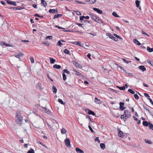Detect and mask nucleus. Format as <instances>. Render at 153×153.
Here are the masks:
<instances>
[{"mask_svg":"<svg viewBox=\"0 0 153 153\" xmlns=\"http://www.w3.org/2000/svg\"><path fill=\"white\" fill-rule=\"evenodd\" d=\"M131 116V112L129 110H125L123 114L121 115L120 118L123 119L124 121H126L127 119L129 118Z\"/></svg>","mask_w":153,"mask_h":153,"instance_id":"f257e3e1","label":"nucleus"},{"mask_svg":"<svg viewBox=\"0 0 153 153\" xmlns=\"http://www.w3.org/2000/svg\"><path fill=\"white\" fill-rule=\"evenodd\" d=\"M16 117H17L16 122L19 125L22 124V122L23 120V117L20 114H17Z\"/></svg>","mask_w":153,"mask_h":153,"instance_id":"f03ea898","label":"nucleus"},{"mask_svg":"<svg viewBox=\"0 0 153 153\" xmlns=\"http://www.w3.org/2000/svg\"><path fill=\"white\" fill-rule=\"evenodd\" d=\"M88 15L94 21L96 22H98L97 19H99L98 16L92 13H89Z\"/></svg>","mask_w":153,"mask_h":153,"instance_id":"7ed1b4c3","label":"nucleus"},{"mask_svg":"<svg viewBox=\"0 0 153 153\" xmlns=\"http://www.w3.org/2000/svg\"><path fill=\"white\" fill-rule=\"evenodd\" d=\"M1 45L2 46L5 45V46H7L11 47H13V48L14 47V45H13V44H7V43H6L4 42H1Z\"/></svg>","mask_w":153,"mask_h":153,"instance_id":"20e7f679","label":"nucleus"},{"mask_svg":"<svg viewBox=\"0 0 153 153\" xmlns=\"http://www.w3.org/2000/svg\"><path fill=\"white\" fill-rule=\"evenodd\" d=\"M65 142L66 146L67 147H70V140L68 138H67L65 140Z\"/></svg>","mask_w":153,"mask_h":153,"instance_id":"39448f33","label":"nucleus"},{"mask_svg":"<svg viewBox=\"0 0 153 153\" xmlns=\"http://www.w3.org/2000/svg\"><path fill=\"white\" fill-rule=\"evenodd\" d=\"M24 55V54L23 53L20 52L18 54H15L14 56L18 59H20L21 57H22Z\"/></svg>","mask_w":153,"mask_h":153,"instance_id":"423d86ee","label":"nucleus"},{"mask_svg":"<svg viewBox=\"0 0 153 153\" xmlns=\"http://www.w3.org/2000/svg\"><path fill=\"white\" fill-rule=\"evenodd\" d=\"M124 104V103L123 102H120L119 109L120 110L123 111L126 108V107H123Z\"/></svg>","mask_w":153,"mask_h":153,"instance_id":"0eeeda50","label":"nucleus"},{"mask_svg":"<svg viewBox=\"0 0 153 153\" xmlns=\"http://www.w3.org/2000/svg\"><path fill=\"white\" fill-rule=\"evenodd\" d=\"M9 9H13L14 10H22L23 9L22 7H7Z\"/></svg>","mask_w":153,"mask_h":153,"instance_id":"6e6552de","label":"nucleus"},{"mask_svg":"<svg viewBox=\"0 0 153 153\" xmlns=\"http://www.w3.org/2000/svg\"><path fill=\"white\" fill-rule=\"evenodd\" d=\"M93 9L100 14H102V11L98 8L94 7Z\"/></svg>","mask_w":153,"mask_h":153,"instance_id":"1a4fd4ad","label":"nucleus"},{"mask_svg":"<svg viewBox=\"0 0 153 153\" xmlns=\"http://www.w3.org/2000/svg\"><path fill=\"white\" fill-rule=\"evenodd\" d=\"M87 111H88V114H89L92 115L93 116H95V117H96V115L94 113V112L92 111H91L89 110V109H87L86 110Z\"/></svg>","mask_w":153,"mask_h":153,"instance_id":"9d476101","label":"nucleus"},{"mask_svg":"<svg viewBox=\"0 0 153 153\" xmlns=\"http://www.w3.org/2000/svg\"><path fill=\"white\" fill-rule=\"evenodd\" d=\"M49 12L50 13H58V11L57 10L55 9H50Z\"/></svg>","mask_w":153,"mask_h":153,"instance_id":"9b49d317","label":"nucleus"},{"mask_svg":"<svg viewBox=\"0 0 153 153\" xmlns=\"http://www.w3.org/2000/svg\"><path fill=\"white\" fill-rule=\"evenodd\" d=\"M73 64L77 68H80L82 67V66L76 61L73 62Z\"/></svg>","mask_w":153,"mask_h":153,"instance_id":"f8f14e48","label":"nucleus"},{"mask_svg":"<svg viewBox=\"0 0 153 153\" xmlns=\"http://www.w3.org/2000/svg\"><path fill=\"white\" fill-rule=\"evenodd\" d=\"M143 106L144 108V109H146V111H147L150 114V115H152V116L153 115L152 114V113L150 111L148 107H147V106L146 105H143Z\"/></svg>","mask_w":153,"mask_h":153,"instance_id":"ddd939ff","label":"nucleus"},{"mask_svg":"<svg viewBox=\"0 0 153 153\" xmlns=\"http://www.w3.org/2000/svg\"><path fill=\"white\" fill-rule=\"evenodd\" d=\"M139 69L142 71L143 72L145 71L146 70V68L143 65H140L139 67Z\"/></svg>","mask_w":153,"mask_h":153,"instance_id":"4468645a","label":"nucleus"},{"mask_svg":"<svg viewBox=\"0 0 153 153\" xmlns=\"http://www.w3.org/2000/svg\"><path fill=\"white\" fill-rule=\"evenodd\" d=\"M76 150L77 153H84V152L83 150H81L78 148H76Z\"/></svg>","mask_w":153,"mask_h":153,"instance_id":"2eb2a0df","label":"nucleus"},{"mask_svg":"<svg viewBox=\"0 0 153 153\" xmlns=\"http://www.w3.org/2000/svg\"><path fill=\"white\" fill-rule=\"evenodd\" d=\"M43 108V110L44 111L46 112L47 113L49 114L50 113V111L49 110L47 109L46 107H42Z\"/></svg>","mask_w":153,"mask_h":153,"instance_id":"dca6fc26","label":"nucleus"},{"mask_svg":"<svg viewBox=\"0 0 153 153\" xmlns=\"http://www.w3.org/2000/svg\"><path fill=\"white\" fill-rule=\"evenodd\" d=\"M62 14H56L54 16L53 19H55L56 18H59L61 17V16H62Z\"/></svg>","mask_w":153,"mask_h":153,"instance_id":"f3484780","label":"nucleus"},{"mask_svg":"<svg viewBox=\"0 0 153 153\" xmlns=\"http://www.w3.org/2000/svg\"><path fill=\"white\" fill-rule=\"evenodd\" d=\"M109 38L111 39H113L114 41L115 42H117L118 41V39L117 38L114 37L112 35H110V37H109Z\"/></svg>","mask_w":153,"mask_h":153,"instance_id":"a211bd4d","label":"nucleus"},{"mask_svg":"<svg viewBox=\"0 0 153 153\" xmlns=\"http://www.w3.org/2000/svg\"><path fill=\"white\" fill-rule=\"evenodd\" d=\"M118 135L120 137H123L124 136L123 134V132L120 130H119V131L118 132Z\"/></svg>","mask_w":153,"mask_h":153,"instance_id":"6ab92c4d","label":"nucleus"},{"mask_svg":"<svg viewBox=\"0 0 153 153\" xmlns=\"http://www.w3.org/2000/svg\"><path fill=\"white\" fill-rule=\"evenodd\" d=\"M41 4H42L44 7H45L47 6V3L44 0H41Z\"/></svg>","mask_w":153,"mask_h":153,"instance_id":"aec40b11","label":"nucleus"},{"mask_svg":"<svg viewBox=\"0 0 153 153\" xmlns=\"http://www.w3.org/2000/svg\"><path fill=\"white\" fill-rule=\"evenodd\" d=\"M133 42L137 45H140L141 44V43L136 39H134Z\"/></svg>","mask_w":153,"mask_h":153,"instance_id":"412c9836","label":"nucleus"},{"mask_svg":"<svg viewBox=\"0 0 153 153\" xmlns=\"http://www.w3.org/2000/svg\"><path fill=\"white\" fill-rule=\"evenodd\" d=\"M52 90L53 93L54 94H56V93L57 89L55 86L53 85L52 87Z\"/></svg>","mask_w":153,"mask_h":153,"instance_id":"4be33fe9","label":"nucleus"},{"mask_svg":"<svg viewBox=\"0 0 153 153\" xmlns=\"http://www.w3.org/2000/svg\"><path fill=\"white\" fill-rule=\"evenodd\" d=\"M143 125L145 126H147L149 125V122L146 121H143Z\"/></svg>","mask_w":153,"mask_h":153,"instance_id":"5701e85b","label":"nucleus"},{"mask_svg":"<svg viewBox=\"0 0 153 153\" xmlns=\"http://www.w3.org/2000/svg\"><path fill=\"white\" fill-rule=\"evenodd\" d=\"M53 67L57 69H59L61 68V66L59 65L55 64L53 65Z\"/></svg>","mask_w":153,"mask_h":153,"instance_id":"b1692460","label":"nucleus"},{"mask_svg":"<svg viewBox=\"0 0 153 153\" xmlns=\"http://www.w3.org/2000/svg\"><path fill=\"white\" fill-rule=\"evenodd\" d=\"M74 44L76 45H79L81 47H83V44L82 43H79V42H74Z\"/></svg>","mask_w":153,"mask_h":153,"instance_id":"393cba45","label":"nucleus"},{"mask_svg":"<svg viewBox=\"0 0 153 153\" xmlns=\"http://www.w3.org/2000/svg\"><path fill=\"white\" fill-rule=\"evenodd\" d=\"M64 53H65L68 54L69 55H71V52H69V51H68V50L67 49H65L64 50Z\"/></svg>","mask_w":153,"mask_h":153,"instance_id":"a878e982","label":"nucleus"},{"mask_svg":"<svg viewBox=\"0 0 153 153\" xmlns=\"http://www.w3.org/2000/svg\"><path fill=\"white\" fill-rule=\"evenodd\" d=\"M49 59L50 60V63L51 64L54 63L56 61V60L55 59H54L50 57L49 58Z\"/></svg>","mask_w":153,"mask_h":153,"instance_id":"bb28decb","label":"nucleus"},{"mask_svg":"<svg viewBox=\"0 0 153 153\" xmlns=\"http://www.w3.org/2000/svg\"><path fill=\"white\" fill-rule=\"evenodd\" d=\"M36 86L40 89H42V85L40 83H38L36 84Z\"/></svg>","mask_w":153,"mask_h":153,"instance_id":"cd10ccee","label":"nucleus"},{"mask_svg":"<svg viewBox=\"0 0 153 153\" xmlns=\"http://www.w3.org/2000/svg\"><path fill=\"white\" fill-rule=\"evenodd\" d=\"M95 102L97 104H100V100L98 99L97 98L95 97Z\"/></svg>","mask_w":153,"mask_h":153,"instance_id":"c85d7f7f","label":"nucleus"},{"mask_svg":"<svg viewBox=\"0 0 153 153\" xmlns=\"http://www.w3.org/2000/svg\"><path fill=\"white\" fill-rule=\"evenodd\" d=\"M100 148L103 149H104L105 147V145L103 143H100Z\"/></svg>","mask_w":153,"mask_h":153,"instance_id":"c756f323","label":"nucleus"},{"mask_svg":"<svg viewBox=\"0 0 153 153\" xmlns=\"http://www.w3.org/2000/svg\"><path fill=\"white\" fill-rule=\"evenodd\" d=\"M149 126L150 129L153 130V125L150 122H149Z\"/></svg>","mask_w":153,"mask_h":153,"instance_id":"7c9ffc66","label":"nucleus"},{"mask_svg":"<svg viewBox=\"0 0 153 153\" xmlns=\"http://www.w3.org/2000/svg\"><path fill=\"white\" fill-rule=\"evenodd\" d=\"M140 3V1L138 0H136L135 1L136 6L137 7H139Z\"/></svg>","mask_w":153,"mask_h":153,"instance_id":"2f4dec72","label":"nucleus"},{"mask_svg":"<svg viewBox=\"0 0 153 153\" xmlns=\"http://www.w3.org/2000/svg\"><path fill=\"white\" fill-rule=\"evenodd\" d=\"M147 50L149 52H151L153 51V48H150L148 47L147 48Z\"/></svg>","mask_w":153,"mask_h":153,"instance_id":"473e14b6","label":"nucleus"},{"mask_svg":"<svg viewBox=\"0 0 153 153\" xmlns=\"http://www.w3.org/2000/svg\"><path fill=\"white\" fill-rule=\"evenodd\" d=\"M66 131H67L64 128H62L61 130V133L62 134H65Z\"/></svg>","mask_w":153,"mask_h":153,"instance_id":"72a5a7b5","label":"nucleus"},{"mask_svg":"<svg viewBox=\"0 0 153 153\" xmlns=\"http://www.w3.org/2000/svg\"><path fill=\"white\" fill-rule=\"evenodd\" d=\"M117 87L120 90L124 91L125 89V86H123L122 87H119V86H117Z\"/></svg>","mask_w":153,"mask_h":153,"instance_id":"f704fd0d","label":"nucleus"},{"mask_svg":"<svg viewBox=\"0 0 153 153\" xmlns=\"http://www.w3.org/2000/svg\"><path fill=\"white\" fill-rule=\"evenodd\" d=\"M62 78L64 81H65L66 79L67 78L65 74L64 73H63L62 74Z\"/></svg>","mask_w":153,"mask_h":153,"instance_id":"c9c22d12","label":"nucleus"},{"mask_svg":"<svg viewBox=\"0 0 153 153\" xmlns=\"http://www.w3.org/2000/svg\"><path fill=\"white\" fill-rule=\"evenodd\" d=\"M58 101L61 104H62L64 105L65 104V102H64L62 100L59 99H58Z\"/></svg>","mask_w":153,"mask_h":153,"instance_id":"e433bc0d","label":"nucleus"},{"mask_svg":"<svg viewBox=\"0 0 153 153\" xmlns=\"http://www.w3.org/2000/svg\"><path fill=\"white\" fill-rule=\"evenodd\" d=\"M97 0H89V4H93L95 3Z\"/></svg>","mask_w":153,"mask_h":153,"instance_id":"4c0bfd02","label":"nucleus"},{"mask_svg":"<svg viewBox=\"0 0 153 153\" xmlns=\"http://www.w3.org/2000/svg\"><path fill=\"white\" fill-rule=\"evenodd\" d=\"M147 62L148 63L150 64L152 66H153V62L151 61L149 59L147 60Z\"/></svg>","mask_w":153,"mask_h":153,"instance_id":"58836bf2","label":"nucleus"},{"mask_svg":"<svg viewBox=\"0 0 153 153\" xmlns=\"http://www.w3.org/2000/svg\"><path fill=\"white\" fill-rule=\"evenodd\" d=\"M145 142L146 143H149V144H151L152 143V141L149 140H147V139H145Z\"/></svg>","mask_w":153,"mask_h":153,"instance_id":"ea45409f","label":"nucleus"},{"mask_svg":"<svg viewBox=\"0 0 153 153\" xmlns=\"http://www.w3.org/2000/svg\"><path fill=\"white\" fill-rule=\"evenodd\" d=\"M63 73H65L68 74H69L70 73V72L69 71H68L66 69H65L63 70Z\"/></svg>","mask_w":153,"mask_h":153,"instance_id":"a19ab883","label":"nucleus"},{"mask_svg":"<svg viewBox=\"0 0 153 153\" xmlns=\"http://www.w3.org/2000/svg\"><path fill=\"white\" fill-rule=\"evenodd\" d=\"M75 2L76 3L79 4H85V2L79 1L77 0H75Z\"/></svg>","mask_w":153,"mask_h":153,"instance_id":"79ce46f5","label":"nucleus"},{"mask_svg":"<svg viewBox=\"0 0 153 153\" xmlns=\"http://www.w3.org/2000/svg\"><path fill=\"white\" fill-rule=\"evenodd\" d=\"M112 15L114 16V17H119L120 16H118L117 14V13L115 12H113L112 13Z\"/></svg>","mask_w":153,"mask_h":153,"instance_id":"37998d69","label":"nucleus"},{"mask_svg":"<svg viewBox=\"0 0 153 153\" xmlns=\"http://www.w3.org/2000/svg\"><path fill=\"white\" fill-rule=\"evenodd\" d=\"M76 74L78 76H82V74L81 73H80L79 72V71H76Z\"/></svg>","mask_w":153,"mask_h":153,"instance_id":"c03bdc74","label":"nucleus"},{"mask_svg":"<svg viewBox=\"0 0 153 153\" xmlns=\"http://www.w3.org/2000/svg\"><path fill=\"white\" fill-rule=\"evenodd\" d=\"M128 91L131 93L132 94H134L135 93L131 89H129L128 90Z\"/></svg>","mask_w":153,"mask_h":153,"instance_id":"a18cd8bd","label":"nucleus"},{"mask_svg":"<svg viewBox=\"0 0 153 153\" xmlns=\"http://www.w3.org/2000/svg\"><path fill=\"white\" fill-rule=\"evenodd\" d=\"M27 153H34V151L33 149L30 148V149L27 152Z\"/></svg>","mask_w":153,"mask_h":153,"instance_id":"49530a36","label":"nucleus"},{"mask_svg":"<svg viewBox=\"0 0 153 153\" xmlns=\"http://www.w3.org/2000/svg\"><path fill=\"white\" fill-rule=\"evenodd\" d=\"M4 1H7V3L10 5L12 4V1L10 0H4Z\"/></svg>","mask_w":153,"mask_h":153,"instance_id":"de8ad7c7","label":"nucleus"},{"mask_svg":"<svg viewBox=\"0 0 153 153\" xmlns=\"http://www.w3.org/2000/svg\"><path fill=\"white\" fill-rule=\"evenodd\" d=\"M122 60L124 62L126 63H128L129 62H131V61H128L127 60L125 59L124 58H122Z\"/></svg>","mask_w":153,"mask_h":153,"instance_id":"09e8293b","label":"nucleus"},{"mask_svg":"<svg viewBox=\"0 0 153 153\" xmlns=\"http://www.w3.org/2000/svg\"><path fill=\"white\" fill-rule=\"evenodd\" d=\"M62 45V44L61 43V41L60 40H59L57 44V46H61Z\"/></svg>","mask_w":153,"mask_h":153,"instance_id":"8fccbe9b","label":"nucleus"},{"mask_svg":"<svg viewBox=\"0 0 153 153\" xmlns=\"http://www.w3.org/2000/svg\"><path fill=\"white\" fill-rule=\"evenodd\" d=\"M97 20H98V22L97 23H103V21L99 18V19H97Z\"/></svg>","mask_w":153,"mask_h":153,"instance_id":"3c124183","label":"nucleus"},{"mask_svg":"<svg viewBox=\"0 0 153 153\" xmlns=\"http://www.w3.org/2000/svg\"><path fill=\"white\" fill-rule=\"evenodd\" d=\"M52 36H46L45 39H49L51 40L52 39Z\"/></svg>","mask_w":153,"mask_h":153,"instance_id":"603ef678","label":"nucleus"},{"mask_svg":"<svg viewBox=\"0 0 153 153\" xmlns=\"http://www.w3.org/2000/svg\"><path fill=\"white\" fill-rule=\"evenodd\" d=\"M39 143L42 145L45 148H46V149H48V148L45 145H44L42 142L40 141H39Z\"/></svg>","mask_w":153,"mask_h":153,"instance_id":"864d4df0","label":"nucleus"},{"mask_svg":"<svg viewBox=\"0 0 153 153\" xmlns=\"http://www.w3.org/2000/svg\"><path fill=\"white\" fill-rule=\"evenodd\" d=\"M134 96L136 100H138L139 99V97L137 94H134Z\"/></svg>","mask_w":153,"mask_h":153,"instance_id":"5fc2aeb1","label":"nucleus"},{"mask_svg":"<svg viewBox=\"0 0 153 153\" xmlns=\"http://www.w3.org/2000/svg\"><path fill=\"white\" fill-rule=\"evenodd\" d=\"M147 99L153 105V101H152L151 99L149 98H147Z\"/></svg>","mask_w":153,"mask_h":153,"instance_id":"6e6d98bb","label":"nucleus"},{"mask_svg":"<svg viewBox=\"0 0 153 153\" xmlns=\"http://www.w3.org/2000/svg\"><path fill=\"white\" fill-rule=\"evenodd\" d=\"M85 17V16H80L79 17V19L80 21H82V20Z\"/></svg>","mask_w":153,"mask_h":153,"instance_id":"4d7b16f0","label":"nucleus"},{"mask_svg":"<svg viewBox=\"0 0 153 153\" xmlns=\"http://www.w3.org/2000/svg\"><path fill=\"white\" fill-rule=\"evenodd\" d=\"M142 33L144 35H146L148 36H149V35L148 34L146 33H145V32H144L143 30H142Z\"/></svg>","mask_w":153,"mask_h":153,"instance_id":"13d9d810","label":"nucleus"},{"mask_svg":"<svg viewBox=\"0 0 153 153\" xmlns=\"http://www.w3.org/2000/svg\"><path fill=\"white\" fill-rule=\"evenodd\" d=\"M88 127H89V130L91 131V132H94V131L93 130L92 128L90 125H89L88 126Z\"/></svg>","mask_w":153,"mask_h":153,"instance_id":"bf43d9fd","label":"nucleus"},{"mask_svg":"<svg viewBox=\"0 0 153 153\" xmlns=\"http://www.w3.org/2000/svg\"><path fill=\"white\" fill-rule=\"evenodd\" d=\"M74 12H76V13H77V15H81V13L78 11H74Z\"/></svg>","mask_w":153,"mask_h":153,"instance_id":"052dcab7","label":"nucleus"},{"mask_svg":"<svg viewBox=\"0 0 153 153\" xmlns=\"http://www.w3.org/2000/svg\"><path fill=\"white\" fill-rule=\"evenodd\" d=\"M30 60L31 62H32V63L34 62V59L33 57H30Z\"/></svg>","mask_w":153,"mask_h":153,"instance_id":"680f3d73","label":"nucleus"},{"mask_svg":"<svg viewBox=\"0 0 153 153\" xmlns=\"http://www.w3.org/2000/svg\"><path fill=\"white\" fill-rule=\"evenodd\" d=\"M97 141L98 142V143H100V140H99V137H96V138L95 139V141Z\"/></svg>","mask_w":153,"mask_h":153,"instance_id":"e2e57ef3","label":"nucleus"},{"mask_svg":"<svg viewBox=\"0 0 153 153\" xmlns=\"http://www.w3.org/2000/svg\"><path fill=\"white\" fill-rule=\"evenodd\" d=\"M12 4L14 6H16L17 5V4L14 1H12Z\"/></svg>","mask_w":153,"mask_h":153,"instance_id":"0e129e2a","label":"nucleus"},{"mask_svg":"<svg viewBox=\"0 0 153 153\" xmlns=\"http://www.w3.org/2000/svg\"><path fill=\"white\" fill-rule=\"evenodd\" d=\"M144 95L146 97H149V94H147L146 93H144Z\"/></svg>","mask_w":153,"mask_h":153,"instance_id":"69168bd1","label":"nucleus"},{"mask_svg":"<svg viewBox=\"0 0 153 153\" xmlns=\"http://www.w3.org/2000/svg\"><path fill=\"white\" fill-rule=\"evenodd\" d=\"M87 57L89 59H91V55L90 54V53H88L87 55Z\"/></svg>","mask_w":153,"mask_h":153,"instance_id":"338daca9","label":"nucleus"},{"mask_svg":"<svg viewBox=\"0 0 153 153\" xmlns=\"http://www.w3.org/2000/svg\"><path fill=\"white\" fill-rule=\"evenodd\" d=\"M32 6L34 7V8H37V5L36 4H33V5H32Z\"/></svg>","mask_w":153,"mask_h":153,"instance_id":"774afa93","label":"nucleus"}]
</instances>
